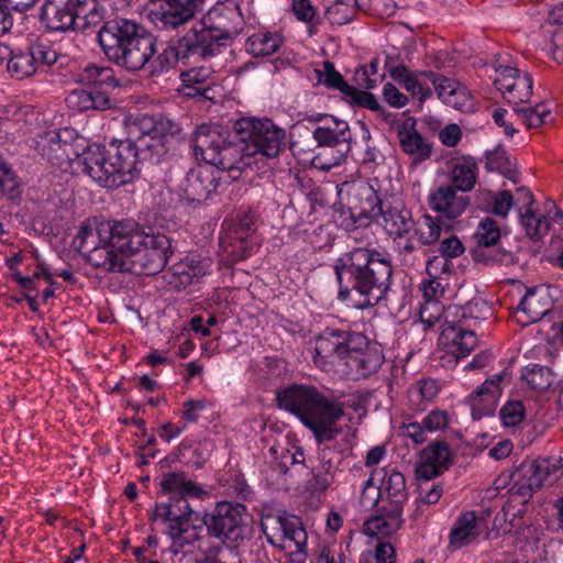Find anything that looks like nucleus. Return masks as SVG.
<instances>
[{
  "mask_svg": "<svg viewBox=\"0 0 563 563\" xmlns=\"http://www.w3.org/2000/svg\"><path fill=\"white\" fill-rule=\"evenodd\" d=\"M244 19L238 3H219L181 36L168 42L153 62L152 76L167 73L178 63L190 66L222 53L241 34Z\"/></svg>",
  "mask_w": 563,
  "mask_h": 563,
  "instance_id": "nucleus-1",
  "label": "nucleus"
},
{
  "mask_svg": "<svg viewBox=\"0 0 563 563\" xmlns=\"http://www.w3.org/2000/svg\"><path fill=\"white\" fill-rule=\"evenodd\" d=\"M339 299L350 300L356 309L376 306L390 287V261L367 247H355L335 261Z\"/></svg>",
  "mask_w": 563,
  "mask_h": 563,
  "instance_id": "nucleus-2",
  "label": "nucleus"
},
{
  "mask_svg": "<svg viewBox=\"0 0 563 563\" xmlns=\"http://www.w3.org/2000/svg\"><path fill=\"white\" fill-rule=\"evenodd\" d=\"M313 362L335 366L343 375L358 379L376 373L384 355L361 333L325 329L316 340Z\"/></svg>",
  "mask_w": 563,
  "mask_h": 563,
  "instance_id": "nucleus-3",
  "label": "nucleus"
},
{
  "mask_svg": "<svg viewBox=\"0 0 563 563\" xmlns=\"http://www.w3.org/2000/svg\"><path fill=\"white\" fill-rule=\"evenodd\" d=\"M279 408L295 415L308 428L317 443L332 441L342 429L338 421L344 416V405L327 397L316 386L292 384L277 393Z\"/></svg>",
  "mask_w": 563,
  "mask_h": 563,
  "instance_id": "nucleus-4",
  "label": "nucleus"
},
{
  "mask_svg": "<svg viewBox=\"0 0 563 563\" xmlns=\"http://www.w3.org/2000/svg\"><path fill=\"white\" fill-rule=\"evenodd\" d=\"M156 38L135 21L117 19L100 32V47L114 65L129 73L143 69L156 54Z\"/></svg>",
  "mask_w": 563,
  "mask_h": 563,
  "instance_id": "nucleus-5",
  "label": "nucleus"
},
{
  "mask_svg": "<svg viewBox=\"0 0 563 563\" xmlns=\"http://www.w3.org/2000/svg\"><path fill=\"white\" fill-rule=\"evenodd\" d=\"M201 521L208 537L219 540L229 549L240 548L251 538L252 527L247 521V508L243 504L217 503L212 510L205 512Z\"/></svg>",
  "mask_w": 563,
  "mask_h": 563,
  "instance_id": "nucleus-6",
  "label": "nucleus"
},
{
  "mask_svg": "<svg viewBox=\"0 0 563 563\" xmlns=\"http://www.w3.org/2000/svg\"><path fill=\"white\" fill-rule=\"evenodd\" d=\"M173 254L170 239L162 232H145L134 238L132 252L125 257L126 272L136 275L161 273Z\"/></svg>",
  "mask_w": 563,
  "mask_h": 563,
  "instance_id": "nucleus-7",
  "label": "nucleus"
},
{
  "mask_svg": "<svg viewBox=\"0 0 563 563\" xmlns=\"http://www.w3.org/2000/svg\"><path fill=\"white\" fill-rule=\"evenodd\" d=\"M251 155L261 154L266 158L277 157L286 147V131L271 119L242 118L236 121Z\"/></svg>",
  "mask_w": 563,
  "mask_h": 563,
  "instance_id": "nucleus-8",
  "label": "nucleus"
},
{
  "mask_svg": "<svg viewBox=\"0 0 563 563\" xmlns=\"http://www.w3.org/2000/svg\"><path fill=\"white\" fill-rule=\"evenodd\" d=\"M382 200L377 191L367 183L354 184L347 191L346 208L341 210V225L345 230L368 225L379 218Z\"/></svg>",
  "mask_w": 563,
  "mask_h": 563,
  "instance_id": "nucleus-9",
  "label": "nucleus"
},
{
  "mask_svg": "<svg viewBox=\"0 0 563 563\" xmlns=\"http://www.w3.org/2000/svg\"><path fill=\"white\" fill-rule=\"evenodd\" d=\"M261 529L268 543L283 547L280 542L289 541L295 552L303 553L307 547V532L301 519L286 510H269L261 516Z\"/></svg>",
  "mask_w": 563,
  "mask_h": 563,
  "instance_id": "nucleus-10",
  "label": "nucleus"
},
{
  "mask_svg": "<svg viewBox=\"0 0 563 563\" xmlns=\"http://www.w3.org/2000/svg\"><path fill=\"white\" fill-rule=\"evenodd\" d=\"M312 139L321 148L318 156L328 158L320 164L322 169L338 166L351 151L352 133L347 122L333 117L313 131Z\"/></svg>",
  "mask_w": 563,
  "mask_h": 563,
  "instance_id": "nucleus-11",
  "label": "nucleus"
},
{
  "mask_svg": "<svg viewBox=\"0 0 563 563\" xmlns=\"http://www.w3.org/2000/svg\"><path fill=\"white\" fill-rule=\"evenodd\" d=\"M0 56L8 58L7 69L19 80L32 77L40 66H51L56 63L58 55L46 43H32L26 51L12 52L5 45H0Z\"/></svg>",
  "mask_w": 563,
  "mask_h": 563,
  "instance_id": "nucleus-12",
  "label": "nucleus"
},
{
  "mask_svg": "<svg viewBox=\"0 0 563 563\" xmlns=\"http://www.w3.org/2000/svg\"><path fill=\"white\" fill-rule=\"evenodd\" d=\"M84 3L81 0H44L38 11V21L48 33L75 31L78 10Z\"/></svg>",
  "mask_w": 563,
  "mask_h": 563,
  "instance_id": "nucleus-13",
  "label": "nucleus"
},
{
  "mask_svg": "<svg viewBox=\"0 0 563 563\" xmlns=\"http://www.w3.org/2000/svg\"><path fill=\"white\" fill-rule=\"evenodd\" d=\"M108 154V169L111 179L130 181L140 172V162L136 154V144L130 139H112L106 145Z\"/></svg>",
  "mask_w": 563,
  "mask_h": 563,
  "instance_id": "nucleus-14",
  "label": "nucleus"
},
{
  "mask_svg": "<svg viewBox=\"0 0 563 563\" xmlns=\"http://www.w3.org/2000/svg\"><path fill=\"white\" fill-rule=\"evenodd\" d=\"M246 141L242 133L230 132L227 136V142L221 146L216 159L211 165L217 166L221 170H227L232 180L241 177L242 173L251 166V153Z\"/></svg>",
  "mask_w": 563,
  "mask_h": 563,
  "instance_id": "nucleus-15",
  "label": "nucleus"
},
{
  "mask_svg": "<svg viewBox=\"0 0 563 563\" xmlns=\"http://www.w3.org/2000/svg\"><path fill=\"white\" fill-rule=\"evenodd\" d=\"M126 137L135 144L156 136L169 137L179 132V128L172 120L162 115L130 114L124 120Z\"/></svg>",
  "mask_w": 563,
  "mask_h": 563,
  "instance_id": "nucleus-16",
  "label": "nucleus"
},
{
  "mask_svg": "<svg viewBox=\"0 0 563 563\" xmlns=\"http://www.w3.org/2000/svg\"><path fill=\"white\" fill-rule=\"evenodd\" d=\"M201 0H162L148 14L151 22L159 30H176L191 21Z\"/></svg>",
  "mask_w": 563,
  "mask_h": 563,
  "instance_id": "nucleus-17",
  "label": "nucleus"
},
{
  "mask_svg": "<svg viewBox=\"0 0 563 563\" xmlns=\"http://www.w3.org/2000/svg\"><path fill=\"white\" fill-rule=\"evenodd\" d=\"M108 167V154L106 145L91 144L86 146L82 152L78 151L74 168L80 169L95 181L104 187H119L123 185V180L111 179Z\"/></svg>",
  "mask_w": 563,
  "mask_h": 563,
  "instance_id": "nucleus-18",
  "label": "nucleus"
},
{
  "mask_svg": "<svg viewBox=\"0 0 563 563\" xmlns=\"http://www.w3.org/2000/svg\"><path fill=\"white\" fill-rule=\"evenodd\" d=\"M36 147L43 157L62 170L74 168L75 161L78 158V146L62 139L60 132L45 133L37 141Z\"/></svg>",
  "mask_w": 563,
  "mask_h": 563,
  "instance_id": "nucleus-19",
  "label": "nucleus"
},
{
  "mask_svg": "<svg viewBox=\"0 0 563 563\" xmlns=\"http://www.w3.org/2000/svg\"><path fill=\"white\" fill-rule=\"evenodd\" d=\"M380 208L379 217L383 219V228L394 241L402 240L411 233L415 219L411 210L401 199H385Z\"/></svg>",
  "mask_w": 563,
  "mask_h": 563,
  "instance_id": "nucleus-20",
  "label": "nucleus"
},
{
  "mask_svg": "<svg viewBox=\"0 0 563 563\" xmlns=\"http://www.w3.org/2000/svg\"><path fill=\"white\" fill-rule=\"evenodd\" d=\"M218 186V179L212 173L191 168L185 174L178 187L184 200L189 205L199 206L216 192Z\"/></svg>",
  "mask_w": 563,
  "mask_h": 563,
  "instance_id": "nucleus-21",
  "label": "nucleus"
},
{
  "mask_svg": "<svg viewBox=\"0 0 563 563\" xmlns=\"http://www.w3.org/2000/svg\"><path fill=\"white\" fill-rule=\"evenodd\" d=\"M417 120L408 117L396 125L397 140L402 153L415 163L429 159L432 155V143L423 137L416 129Z\"/></svg>",
  "mask_w": 563,
  "mask_h": 563,
  "instance_id": "nucleus-22",
  "label": "nucleus"
},
{
  "mask_svg": "<svg viewBox=\"0 0 563 563\" xmlns=\"http://www.w3.org/2000/svg\"><path fill=\"white\" fill-rule=\"evenodd\" d=\"M230 132L217 126L201 124L192 135V151L197 159L212 164L221 146L227 142Z\"/></svg>",
  "mask_w": 563,
  "mask_h": 563,
  "instance_id": "nucleus-23",
  "label": "nucleus"
},
{
  "mask_svg": "<svg viewBox=\"0 0 563 563\" xmlns=\"http://www.w3.org/2000/svg\"><path fill=\"white\" fill-rule=\"evenodd\" d=\"M507 375V369L487 378L474 393L468 396L472 415L475 419L492 415L495 411L497 398L500 395V383Z\"/></svg>",
  "mask_w": 563,
  "mask_h": 563,
  "instance_id": "nucleus-24",
  "label": "nucleus"
},
{
  "mask_svg": "<svg viewBox=\"0 0 563 563\" xmlns=\"http://www.w3.org/2000/svg\"><path fill=\"white\" fill-rule=\"evenodd\" d=\"M541 487V478L536 473L532 461L525 460L512 470V485L508 488V493L518 498L521 504L529 503Z\"/></svg>",
  "mask_w": 563,
  "mask_h": 563,
  "instance_id": "nucleus-25",
  "label": "nucleus"
},
{
  "mask_svg": "<svg viewBox=\"0 0 563 563\" xmlns=\"http://www.w3.org/2000/svg\"><path fill=\"white\" fill-rule=\"evenodd\" d=\"M439 345L455 360L466 357L477 345L474 331L462 327L443 328L439 336Z\"/></svg>",
  "mask_w": 563,
  "mask_h": 563,
  "instance_id": "nucleus-26",
  "label": "nucleus"
},
{
  "mask_svg": "<svg viewBox=\"0 0 563 563\" xmlns=\"http://www.w3.org/2000/svg\"><path fill=\"white\" fill-rule=\"evenodd\" d=\"M401 509L384 504L377 514L367 518L363 525L364 532L369 536L389 537L401 529L404 523Z\"/></svg>",
  "mask_w": 563,
  "mask_h": 563,
  "instance_id": "nucleus-27",
  "label": "nucleus"
},
{
  "mask_svg": "<svg viewBox=\"0 0 563 563\" xmlns=\"http://www.w3.org/2000/svg\"><path fill=\"white\" fill-rule=\"evenodd\" d=\"M470 203L465 196H457L451 186H441L429 197L430 208L449 220L460 217Z\"/></svg>",
  "mask_w": 563,
  "mask_h": 563,
  "instance_id": "nucleus-28",
  "label": "nucleus"
},
{
  "mask_svg": "<svg viewBox=\"0 0 563 563\" xmlns=\"http://www.w3.org/2000/svg\"><path fill=\"white\" fill-rule=\"evenodd\" d=\"M166 534L170 539L173 552L177 554L186 545L194 544L201 539L202 526L195 525L191 519L163 521Z\"/></svg>",
  "mask_w": 563,
  "mask_h": 563,
  "instance_id": "nucleus-29",
  "label": "nucleus"
},
{
  "mask_svg": "<svg viewBox=\"0 0 563 563\" xmlns=\"http://www.w3.org/2000/svg\"><path fill=\"white\" fill-rule=\"evenodd\" d=\"M108 232V244L122 254L123 257H126L132 252L134 238L140 235L143 230H140L137 224L131 220H122L109 223Z\"/></svg>",
  "mask_w": 563,
  "mask_h": 563,
  "instance_id": "nucleus-30",
  "label": "nucleus"
},
{
  "mask_svg": "<svg viewBox=\"0 0 563 563\" xmlns=\"http://www.w3.org/2000/svg\"><path fill=\"white\" fill-rule=\"evenodd\" d=\"M189 495H173L168 503H156L150 514V520H183L191 519L196 512L191 508L187 497Z\"/></svg>",
  "mask_w": 563,
  "mask_h": 563,
  "instance_id": "nucleus-31",
  "label": "nucleus"
},
{
  "mask_svg": "<svg viewBox=\"0 0 563 563\" xmlns=\"http://www.w3.org/2000/svg\"><path fill=\"white\" fill-rule=\"evenodd\" d=\"M69 108L80 112L88 110L104 111L112 107V101L103 90L75 89L66 98Z\"/></svg>",
  "mask_w": 563,
  "mask_h": 563,
  "instance_id": "nucleus-32",
  "label": "nucleus"
},
{
  "mask_svg": "<svg viewBox=\"0 0 563 563\" xmlns=\"http://www.w3.org/2000/svg\"><path fill=\"white\" fill-rule=\"evenodd\" d=\"M211 266L210 258L191 256L186 257L173 267L174 277L183 287L201 283Z\"/></svg>",
  "mask_w": 563,
  "mask_h": 563,
  "instance_id": "nucleus-33",
  "label": "nucleus"
},
{
  "mask_svg": "<svg viewBox=\"0 0 563 563\" xmlns=\"http://www.w3.org/2000/svg\"><path fill=\"white\" fill-rule=\"evenodd\" d=\"M81 1L84 2V0ZM112 21L113 20H104V10L96 0H85V3L80 4L78 10V20L76 22L75 31H96L98 35V43L100 44V32Z\"/></svg>",
  "mask_w": 563,
  "mask_h": 563,
  "instance_id": "nucleus-34",
  "label": "nucleus"
},
{
  "mask_svg": "<svg viewBox=\"0 0 563 563\" xmlns=\"http://www.w3.org/2000/svg\"><path fill=\"white\" fill-rule=\"evenodd\" d=\"M477 516L475 511H465L459 516L454 527L451 529L449 539L450 547L460 549L477 538Z\"/></svg>",
  "mask_w": 563,
  "mask_h": 563,
  "instance_id": "nucleus-35",
  "label": "nucleus"
},
{
  "mask_svg": "<svg viewBox=\"0 0 563 563\" xmlns=\"http://www.w3.org/2000/svg\"><path fill=\"white\" fill-rule=\"evenodd\" d=\"M77 82L89 86L90 89L103 90L118 87L113 68L109 66L89 65L77 75Z\"/></svg>",
  "mask_w": 563,
  "mask_h": 563,
  "instance_id": "nucleus-36",
  "label": "nucleus"
},
{
  "mask_svg": "<svg viewBox=\"0 0 563 563\" xmlns=\"http://www.w3.org/2000/svg\"><path fill=\"white\" fill-rule=\"evenodd\" d=\"M23 183L16 172L3 159H0V199L14 206L22 201Z\"/></svg>",
  "mask_w": 563,
  "mask_h": 563,
  "instance_id": "nucleus-37",
  "label": "nucleus"
},
{
  "mask_svg": "<svg viewBox=\"0 0 563 563\" xmlns=\"http://www.w3.org/2000/svg\"><path fill=\"white\" fill-rule=\"evenodd\" d=\"M551 300L547 289L532 287L527 289L518 309L526 312L531 321H538L551 310Z\"/></svg>",
  "mask_w": 563,
  "mask_h": 563,
  "instance_id": "nucleus-38",
  "label": "nucleus"
},
{
  "mask_svg": "<svg viewBox=\"0 0 563 563\" xmlns=\"http://www.w3.org/2000/svg\"><path fill=\"white\" fill-rule=\"evenodd\" d=\"M382 488L387 495L386 505L404 510L408 497L405 476L394 468L386 471Z\"/></svg>",
  "mask_w": 563,
  "mask_h": 563,
  "instance_id": "nucleus-39",
  "label": "nucleus"
},
{
  "mask_svg": "<svg viewBox=\"0 0 563 563\" xmlns=\"http://www.w3.org/2000/svg\"><path fill=\"white\" fill-rule=\"evenodd\" d=\"M211 70L209 67H192L186 71L180 73V80L183 82V91L186 96L195 97L201 95L207 97V92L211 89L209 79Z\"/></svg>",
  "mask_w": 563,
  "mask_h": 563,
  "instance_id": "nucleus-40",
  "label": "nucleus"
},
{
  "mask_svg": "<svg viewBox=\"0 0 563 563\" xmlns=\"http://www.w3.org/2000/svg\"><path fill=\"white\" fill-rule=\"evenodd\" d=\"M161 488L166 494L190 495V497H199L203 490L196 482L187 478L185 472H169L163 475L161 479Z\"/></svg>",
  "mask_w": 563,
  "mask_h": 563,
  "instance_id": "nucleus-41",
  "label": "nucleus"
},
{
  "mask_svg": "<svg viewBox=\"0 0 563 563\" xmlns=\"http://www.w3.org/2000/svg\"><path fill=\"white\" fill-rule=\"evenodd\" d=\"M88 260L93 266L108 272L126 273L125 257L108 243L103 246L93 247Z\"/></svg>",
  "mask_w": 563,
  "mask_h": 563,
  "instance_id": "nucleus-42",
  "label": "nucleus"
},
{
  "mask_svg": "<svg viewBox=\"0 0 563 563\" xmlns=\"http://www.w3.org/2000/svg\"><path fill=\"white\" fill-rule=\"evenodd\" d=\"M283 44V37L277 32H257L249 36L246 51L255 57L268 56L277 52Z\"/></svg>",
  "mask_w": 563,
  "mask_h": 563,
  "instance_id": "nucleus-43",
  "label": "nucleus"
},
{
  "mask_svg": "<svg viewBox=\"0 0 563 563\" xmlns=\"http://www.w3.org/2000/svg\"><path fill=\"white\" fill-rule=\"evenodd\" d=\"M441 231L440 219L427 213L422 214L418 220H415V225L411 228L412 236L423 246H430L437 243L441 236Z\"/></svg>",
  "mask_w": 563,
  "mask_h": 563,
  "instance_id": "nucleus-44",
  "label": "nucleus"
},
{
  "mask_svg": "<svg viewBox=\"0 0 563 563\" xmlns=\"http://www.w3.org/2000/svg\"><path fill=\"white\" fill-rule=\"evenodd\" d=\"M168 137L156 136L151 140L136 143V154L140 165L159 163L167 152Z\"/></svg>",
  "mask_w": 563,
  "mask_h": 563,
  "instance_id": "nucleus-45",
  "label": "nucleus"
},
{
  "mask_svg": "<svg viewBox=\"0 0 563 563\" xmlns=\"http://www.w3.org/2000/svg\"><path fill=\"white\" fill-rule=\"evenodd\" d=\"M476 162L468 157L462 163H456L452 168V183L461 191H471L476 183Z\"/></svg>",
  "mask_w": 563,
  "mask_h": 563,
  "instance_id": "nucleus-46",
  "label": "nucleus"
},
{
  "mask_svg": "<svg viewBox=\"0 0 563 563\" xmlns=\"http://www.w3.org/2000/svg\"><path fill=\"white\" fill-rule=\"evenodd\" d=\"M521 378L534 390H547L554 379L552 369L548 366L531 364L522 369Z\"/></svg>",
  "mask_w": 563,
  "mask_h": 563,
  "instance_id": "nucleus-47",
  "label": "nucleus"
},
{
  "mask_svg": "<svg viewBox=\"0 0 563 563\" xmlns=\"http://www.w3.org/2000/svg\"><path fill=\"white\" fill-rule=\"evenodd\" d=\"M314 73L319 84L324 85L329 89L339 90L344 97L352 88L330 60H324L322 68L316 69Z\"/></svg>",
  "mask_w": 563,
  "mask_h": 563,
  "instance_id": "nucleus-48",
  "label": "nucleus"
},
{
  "mask_svg": "<svg viewBox=\"0 0 563 563\" xmlns=\"http://www.w3.org/2000/svg\"><path fill=\"white\" fill-rule=\"evenodd\" d=\"M520 223L525 228L527 235L533 240H540L550 230V221L532 208H527L520 214Z\"/></svg>",
  "mask_w": 563,
  "mask_h": 563,
  "instance_id": "nucleus-49",
  "label": "nucleus"
},
{
  "mask_svg": "<svg viewBox=\"0 0 563 563\" xmlns=\"http://www.w3.org/2000/svg\"><path fill=\"white\" fill-rule=\"evenodd\" d=\"M356 13L355 0H334L325 10V18L332 25L350 23Z\"/></svg>",
  "mask_w": 563,
  "mask_h": 563,
  "instance_id": "nucleus-50",
  "label": "nucleus"
},
{
  "mask_svg": "<svg viewBox=\"0 0 563 563\" xmlns=\"http://www.w3.org/2000/svg\"><path fill=\"white\" fill-rule=\"evenodd\" d=\"M531 461L533 462L536 473L541 478L542 486L544 484H553L563 475L561 457H547Z\"/></svg>",
  "mask_w": 563,
  "mask_h": 563,
  "instance_id": "nucleus-51",
  "label": "nucleus"
},
{
  "mask_svg": "<svg viewBox=\"0 0 563 563\" xmlns=\"http://www.w3.org/2000/svg\"><path fill=\"white\" fill-rule=\"evenodd\" d=\"M532 96V77L528 73H523L510 87L505 96V100L512 106V108L526 103Z\"/></svg>",
  "mask_w": 563,
  "mask_h": 563,
  "instance_id": "nucleus-52",
  "label": "nucleus"
},
{
  "mask_svg": "<svg viewBox=\"0 0 563 563\" xmlns=\"http://www.w3.org/2000/svg\"><path fill=\"white\" fill-rule=\"evenodd\" d=\"M439 393V386L434 379L423 378L415 383L409 388L410 402L419 407L422 402H429L433 400Z\"/></svg>",
  "mask_w": 563,
  "mask_h": 563,
  "instance_id": "nucleus-53",
  "label": "nucleus"
},
{
  "mask_svg": "<svg viewBox=\"0 0 563 563\" xmlns=\"http://www.w3.org/2000/svg\"><path fill=\"white\" fill-rule=\"evenodd\" d=\"M474 238L478 246H494L500 240V229L495 220L485 218L479 222Z\"/></svg>",
  "mask_w": 563,
  "mask_h": 563,
  "instance_id": "nucleus-54",
  "label": "nucleus"
},
{
  "mask_svg": "<svg viewBox=\"0 0 563 563\" xmlns=\"http://www.w3.org/2000/svg\"><path fill=\"white\" fill-rule=\"evenodd\" d=\"M514 111L526 124L527 129L538 128L544 123V118L550 114V110L544 103H537L534 107H515Z\"/></svg>",
  "mask_w": 563,
  "mask_h": 563,
  "instance_id": "nucleus-55",
  "label": "nucleus"
},
{
  "mask_svg": "<svg viewBox=\"0 0 563 563\" xmlns=\"http://www.w3.org/2000/svg\"><path fill=\"white\" fill-rule=\"evenodd\" d=\"M421 75H424L426 78L433 84L438 97L444 103L448 102V100L451 98V95L460 85V82L455 81L454 79L437 75L432 70L422 71Z\"/></svg>",
  "mask_w": 563,
  "mask_h": 563,
  "instance_id": "nucleus-56",
  "label": "nucleus"
},
{
  "mask_svg": "<svg viewBox=\"0 0 563 563\" xmlns=\"http://www.w3.org/2000/svg\"><path fill=\"white\" fill-rule=\"evenodd\" d=\"M422 459L448 468L452 464L449 445L443 441H437L423 450Z\"/></svg>",
  "mask_w": 563,
  "mask_h": 563,
  "instance_id": "nucleus-57",
  "label": "nucleus"
},
{
  "mask_svg": "<svg viewBox=\"0 0 563 563\" xmlns=\"http://www.w3.org/2000/svg\"><path fill=\"white\" fill-rule=\"evenodd\" d=\"M519 69L510 66H500L495 70L494 85L505 98L510 87H514L517 79L521 76Z\"/></svg>",
  "mask_w": 563,
  "mask_h": 563,
  "instance_id": "nucleus-58",
  "label": "nucleus"
},
{
  "mask_svg": "<svg viewBox=\"0 0 563 563\" xmlns=\"http://www.w3.org/2000/svg\"><path fill=\"white\" fill-rule=\"evenodd\" d=\"M486 168L490 172H498L505 177H510L512 167L506 151L497 148L486 153Z\"/></svg>",
  "mask_w": 563,
  "mask_h": 563,
  "instance_id": "nucleus-59",
  "label": "nucleus"
},
{
  "mask_svg": "<svg viewBox=\"0 0 563 563\" xmlns=\"http://www.w3.org/2000/svg\"><path fill=\"white\" fill-rule=\"evenodd\" d=\"M499 416L506 427L518 426L526 416L525 406L519 400L507 401L501 407Z\"/></svg>",
  "mask_w": 563,
  "mask_h": 563,
  "instance_id": "nucleus-60",
  "label": "nucleus"
},
{
  "mask_svg": "<svg viewBox=\"0 0 563 563\" xmlns=\"http://www.w3.org/2000/svg\"><path fill=\"white\" fill-rule=\"evenodd\" d=\"M421 73L422 71L412 74L410 77H407L406 81L402 84V87L420 103L424 102L432 95L431 89L423 86L421 82L420 77H426L424 75H421Z\"/></svg>",
  "mask_w": 563,
  "mask_h": 563,
  "instance_id": "nucleus-61",
  "label": "nucleus"
},
{
  "mask_svg": "<svg viewBox=\"0 0 563 563\" xmlns=\"http://www.w3.org/2000/svg\"><path fill=\"white\" fill-rule=\"evenodd\" d=\"M345 98H349L353 103L372 111L382 110V106L372 92L360 90L353 86L346 93Z\"/></svg>",
  "mask_w": 563,
  "mask_h": 563,
  "instance_id": "nucleus-62",
  "label": "nucleus"
},
{
  "mask_svg": "<svg viewBox=\"0 0 563 563\" xmlns=\"http://www.w3.org/2000/svg\"><path fill=\"white\" fill-rule=\"evenodd\" d=\"M465 317L468 320L478 321L490 314L489 305L482 298L475 297L464 305Z\"/></svg>",
  "mask_w": 563,
  "mask_h": 563,
  "instance_id": "nucleus-63",
  "label": "nucleus"
},
{
  "mask_svg": "<svg viewBox=\"0 0 563 563\" xmlns=\"http://www.w3.org/2000/svg\"><path fill=\"white\" fill-rule=\"evenodd\" d=\"M253 232L254 217L250 212L240 214L236 223L233 227V233L235 234V239L240 241L241 249L244 250L243 244Z\"/></svg>",
  "mask_w": 563,
  "mask_h": 563,
  "instance_id": "nucleus-64",
  "label": "nucleus"
}]
</instances>
